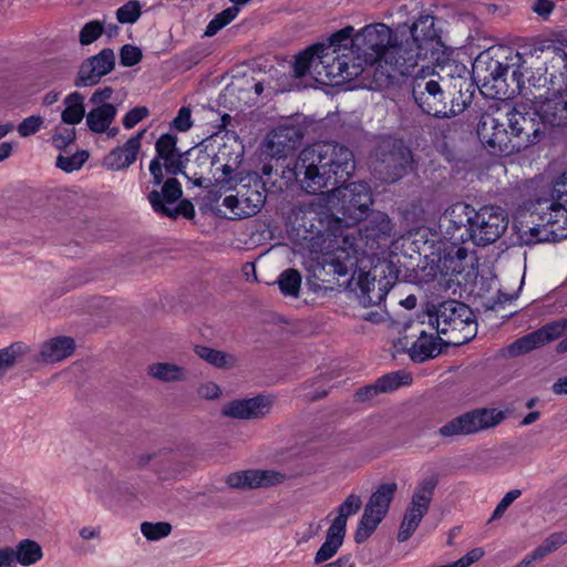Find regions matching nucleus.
<instances>
[{"label": "nucleus", "instance_id": "nucleus-16", "mask_svg": "<svg viewBox=\"0 0 567 567\" xmlns=\"http://www.w3.org/2000/svg\"><path fill=\"white\" fill-rule=\"evenodd\" d=\"M472 206L457 202L450 205L439 218L442 239L453 246L471 241Z\"/></svg>", "mask_w": 567, "mask_h": 567}, {"label": "nucleus", "instance_id": "nucleus-29", "mask_svg": "<svg viewBox=\"0 0 567 567\" xmlns=\"http://www.w3.org/2000/svg\"><path fill=\"white\" fill-rule=\"evenodd\" d=\"M440 336L427 334L424 330H421L419 338L408 349V353L412 361L424 362L431 358H435L440 354L441 349L439 348Z\"/></svg>", "mask_w": 567, "mask_h": 567}, {"label": "nucleus", "instance_id": "nucleus-7", "mask_svg": "<svg viewBox=\"0 0 567 567\" xmlns=\"http://www.w3.org/2000/svg\"><path fill=\"white\" fill-rule=\"evenodd\" d=\"M551 196L554 202L548 207V212L540 216L543 223L520 234L524 244L556 243L567 239V195L559 194L553 188Z\"/></svg>", "mask_w": 567, "mask_h": 567}, {"label": "nucleus", "instance_id": "nucleus-53", "mask_svg": "<svg viewBox=\"0 0 567 567\" xmlns=\"http://www.w3.org/2000/svg\"><path fill=\"white\" fill-rule=\"evenodd\" d=\"M193 125L192 121V111L189 107H182L175 118L172 122V126L179 131V132H186L188 131Z\"/></svg>", "mask_w": 567, "mask_h": 567}, {"label": "nucleus", "instance_id": "nucleus-43", "mask_svg": "<svg viewBox=\"0 0 567 567\" xmlns=\"http://www.w3.org/2000/svg\"><path fill=\"white\" fill-rule=\"evenodd\" d=\"M25 347L21 342L11 343L9 347L0 350V372L12 368L18 359L24 353Z\"/></svg>", "mask_w": 567, "mask_h": 567}, {"label": "nucleus", "instance_id": "nucleus-4", "mask_svg": "<svg viewBox=\"0 0 567 567\" xmlns=\"http://www.w3.org/2000/svg\"><path fill=\"white\" fill-rule=\"evenodd\" d=\"M429 323L436 330L440 340L446 346L460 347L471 341L477 333L473 310L456 300H446L427 310Z\"/></svg>", "mask_w": 567, "mask_h": 567}, {"label": "nucleus", "instance_id": "nucleus-37", "mask_svg": "<svg viewBox=\"0 0 567 567\" xmlns=\"http://www.w3.org/2000/svg\"><path fill=\"white\" fill-rule=\"evenodd\" d=\"M43 556L41 546L34 540L24 539L13 549V564L17 561L22 566H31Z\"/></svg>", "mask_w": 567, "mask_h": 567}, {"label": "nucleus", "instance_id": "nucleus-18", "mask_svg": "<svg viewBox=\"0 0 567 567\" xmlns=\"http://www.w3.org/2000/svg\"><path fill=\"white\" fill-rule=\"evenodd\" d=\"M567 331V318L554 321L514 341L508 351L512 355H520L544 347L560 338ZM558 352L567 351V337L557 344Z\"/></svg>", "mask_w": 567, "mask_h": 567}, {"label": "nucleus", "instance_id": "nucleus-17", "mask_svg": "<svg viewBox=\"0 0 567 567\" xmlns=\"http://www.w3.org/2000/svg\"><path fill=\"white\" fill-rule=\"evenodd\" d=\"M472 71L473 78L484 95L489 97L499 95L508 71L507 65L492 58L488 52H482L474 60Z\"/></svg>", "mask_w": 567, "mask_h": 567}, {"label": "nucleus", "instance_id": "nucleus-39", "mask_svg": "<svg viewBox=\"0 0 567 567\" xmlns=\"http://www.w3.org/2000/svg\"><path fill=\"white\" fill-rule=\"evenodd\" d=\"M361 506V497L358 494L351 493L338 507V515L331 525L346 532L348 517L357 514Z\"/></svg>", "mask_w": 567, "mask_h": 567}, {"label": "nucleus", "instance_id": "nucleus-63", "mask_svg": "<svg viewBox=\"0 0 567 567\" xmlns=\"http://www.w3.org/2000/svg\"><path fill=\"white\" fill-rule=\"evenodd\" d=\"M554 3L550 0H535L533 10L540 17H547L551 13Z\"/></svg>", "mask_w": 567, "mask_h": 567}, {"label": "nucleus", "instance_id": "nucleus-34", "mask_svg": "<svg viewBox=\"0 0 567 567\" xmlns=\"http://www.w3.org/2000/svg\"><path fill=\"white\" fill-rule=\"evenodd\" d=\"M344 536V530L330 525L323 544L315 555L313 563L321 564L332 558L342 546Z\"/></svg>", "mask_w": 567, "mask_h": 567}, {"label": "nucleus", "instance_id": "nucleus-26", "mask_svg": "<svg viewBox=\"0 0 567 567\" xmlns=\"http://www.w3.org/2000/svg\"><path fill=\"white\" fill-rule=\"evenodd\" d=\"M357 285L360 289V300L364 307L380 305L389 292L388 281L380 280L375 288V277L370 272L359 271Z\"/></svg>", "mask_w": 567, "mask_h": 567}, {"label": "nucleus", "instance_id": "nucleus-55", "mask_svg": "<svg viewBox=\"0 0 567 567\" xmlns=\"http://www.w3.org/2000/svg\"><path fill=\"white\" fill-rule=\"evenodd\" d=\"M484 555L482 548H473L466 555L457 559L456 561L450 564L451 567H468L470 565L478 561Z\"/></svg>", "mask_w": 567, "mask_h": 567}, {"label": "nucleus", "instance_id": "nucleus-1", "mask_svg": "<svg viewBox=\"0 0 567 567\" xmlns=\"http://www.w3.org/2000/svg\"><path fill=\"white\" fill-rule=\"evenodd\" d=\"M355 168L352 152L344 145L333 142H318L305 147L293 165V175L309 194L327 188L330 192L329 204L341 216L318 214L324 220L327 234L334 219L342 220V228L364 219L372 205V195L368 184L362 182L346 184Z\"/></svg>", "mask_w": 567, "mask_h": 567}, {"label": "nucleus", "instance_id": "nucleus-14", "mask_svg": "<svg viewBox=\"0 0 567 567\" xmlns=\"http://www.w3.org/2000/svg\"><path fill=\"white\" fill-rule=\"evenodd\" d=\"M412 163L411 151L396 140H385L377 151L374 172L386 183L400 179Z\"/></svg>", "mask_w": 567, "mask_h": 567}, {"label": "nucleus", "instance_id": "nucleus-58", "mask_svg": "<svg viewBox=\"0 0 567 567\" xmlns=\"http://www.w3.org/2000/svg\"><path fill=\"white\" fill-rule=\"evenodd\" d=\"M456 247V250L452 254V252H449L445 257H444V264H453V262H457V264H464L468 257V250L465 248V247H462L460 245L455 246Z\"/></svg>", "mask_w": 567, "mask_h": 567}, {"label": "nucleus", "instance_id": "nucleus-33", "mask_svg": "<svg viewBox=\"0 0 567 567\" xmlns=\"http://www.w3.org/2000/svg\"><path fill=\"white\" fill-rule=\"evenodd\" d=\"M147 374L161 382H182L187 379V372L185 368L169 363V362H156L147 367Z\"/></svg>", "mask_w": 567, "mask_h": 567}, {"label": "nucleus", "instance_id": "nucleus-64", "mask_svg": "<svg viewBox=\"0 0 567 567\" xmlns=\"http://www.w3.org/2000/svg\"><path fill=\"white\" fill-rule=\"evenodd\" d=\"M378 393H381V392L377 388V383H374L371 385L360 388L357 391L355 395L359 401H368V400H371L372 398H374Z\"/></svg>", "mask_w": 567, "mask_h": 567}, {"label": "nucleus", "instance_id": "nucleus-27", "mask_svg": "<svg viewBox=\"0 0 567 567\" xmlns=\"http://www.w3.org/2000/svg\"><path fill=\"white\" fill-rule=\"evenodd\" d=\"M176 143L177 138L171 134H163L156 141V157L153 158L150 164V173L156 186L162 184L164 177L161 159L164 161L176 155Z\"/></svg>", "mask_w": 567, "mask_h": 567}, {"label": "nucleus", "instance_id": "nucleus-21", "mask_svg": "<svg viewBox=\"0 0 567 567\" xmlns=\"http://www.w3.org/2000/svg\"><path fill=\"white\" fill-rule=\"evenodd\" d=\"M115 66V54L110 48L101 50L97 54L86 59L80 66L75 79V86H93L112 72Z\"/></svg>", "mask_w": 567, "mask_h": 567}, {"label": "nucleus", "instance_id": "nucleus-3", "mask_svg": "<svg viewBox=\"0 0 567 567\" xmlns=\"http://www.w3.org/2000/svg\"><path fill=\"white\" fill-rule=\"evenodd\" d=\"M527 117L517 107L497 109L481 115L476 133L480 142L492 155L509 156L540 141L543 132H525Z\"/></svg>", "mask_w": 567, "mask_h": 567}, {"label": "nucleus", "instance_id": "nucleus-8", "mask_svg": "<svg viewBox=\"0 0 567 567\" xmlns=\"http://www.w3.org/2000/svg\"><path fill=\"white\" fill-rule=\"evenodd\" d=\"M412 95L425 114L435 117H451L465 109L464 102L454 104L452 101L449 105L445 92L434 79L416 76L412 83Z\"/></svg>", "mask_w": 567, "mask_h": 567}, {"label": "nucleus", "instance_id": "nucleus-42", "mask_svg": "<svg viewBox=\"0 0 567 567\" xmlns=\"http://www.w3.org/2000/svg\"><path fill=\"white\" fill-rule=\"evenodd\" d=\"M164 166L168 174L175 176L178 174H183L187 179L192 181L195 186H203V176L196 172L192 175L184 171V163L181 155L176 154L167 159H164Z\"/></svg>", "mask_w": 567, "mask_h": 567}, {"label": "nucleus", "instance_id": "nucleus-25", "mask_svg": "<svg viewBox=\"0 0 567 567\" xmlns=\"http://www.w3.org/2000/svg\"><path fill=\"white\" fill-rule=\"evenodd\" d=\"M146 130L138 131L131 136L123 145L111 150L103 159V165L111 171H123L128 168L137 158L142 147V140Z\"/></svg>", "mask_w": 567, "mask_h": 567}, {"label": "nucleus", "instance_id": "nucleus-9", "mask_svg": "<svg viewBox=\"0 0 567 567\" xmlns=\"http://www.w3.org/2000/svg\"><path fill=\"white\" fill-rule=\"evenodd\" d=\"M236 195L226 196L223 205L230 210L234 218H247L256 215L265 205V183L257 174L238 178Z\"/></svg>", "mask_w": 567, "mask_h": 567}, {"label": "nucleus", "instance_id": "nucleus-31", "mask_svg": "<svg viewBox=\"0 0 567 567\" xmlns=\"http://www.w3.org/2000/svg\"><path fill=\"white\" fill-rule=\"evenodd\" d=\"M148 202L153 210L162 216L176 218L177 216L182 215L189 219L195 215L194 205L189 200H182L178 205L171 208L169 206L164 205L161 199L159 192L155 189L148 194Z\"/></svg>", "mask_w": 567, "mask_h": 567}, {"label": "nucleus", "instance_id": "nucleus-10", "mask_svg": "<svg viewBox=\"0 0 567 567\" xmlns=\"http://www.w3.org/2000/svg\"><path fill=\"white\" fill-rule=\"evenodd\" d=\"M396 489V483H384L371 494L354 533L358 544L365 542L386 516Z\"/></svg>", "mask_w": 567, "mask_h": 567}, {"label": "nucleus", "instance_id": "nucleus-19", "mask_svg": "<svg viewBox=\"0 0 567 567\" xmlns=\"http://www.w3.org/2000/svg\"><path fill=\"white\" fill-rule=\"evenodd\" d=\"M409 39L412 44H417L421 50L430 53V62H441L444 44L435 28V18L433 16L421 13L410 27Z\"/></svg>", "mask_w": 567, "mask_h": 567}, {"label": "nucleus", "instance_id": "nucleus-56", "mask_svg": "<svg viewBox=\"0 0 567 567\" xmlns=\"http://www.w3.org/2000/svg\"><path fill=\"white\" fill-rule=\"evenodd\" d=\"M197 394L202 399L214 400L220 396L221 390L215 382H206L197 389Z\"/></svg>", "mask_w": 567, "mask_h": 567}, {"label": "nucleus", "instance_id": "nucleus-13", "mask_svg": "<svg viewBox=\"0 0 567 567\" xmlns=\"http://www.w3.org/2000/svg\"><path fill=\"white\" fill-rule=\"evenodd\" d=\"M425 60L430 61V53L421 50L417 44H412L409 38L398 43L393 35L381 74L388 80H392L396 75L408 76L413 73L421 61Z\"/></svg>", "mask_w": 567, "mask_h": 567}, {"label": "nucleus", "instance_id": "nucleus-57", "mask_svg": "<svg viewBox=\"0 0 567 567\" xmlns=\"http://www.w3.org/2000/svg\"><path fill=\"white\" fill-rule=\"evenodd\" d=\"M113 94V89L110 86H104L102 89L96 90L90 97V102L95 104L96 106L109 104L107 101L111 100Z\"/></svg>", "mask_w": 567, "mask_h": 567}, {"label": "nucleus", "instance_id": "nucleus-40", "mask_svg": "<svg viewBox=\"0 0 567 567\" xmlns=\"http://www.w3.org/2000/svg\"><path fill=\"white\" fill-rule=\"evenodd\" d=\"M278 286L282 295L298 297L301 286V275L296 269H287L280 274Z\"/></svg>", "mask_w": 567, "mask_h": 567}, {"label": "nucleus", "instance_id": "nucleus-49", "mask_svg": "<svg viewBox=\"0 0 567 567\" xmlns=\"http://www.w3.org/2000/svg\"><path fill=\"white\" fill-rule=\"evenodd\" d=\"M75 140V128L74 127H56L53 136L52 144L58 150H63L71 145Z\"/></svg>", "mask_w": 567, "mask_h": 567}, {"label": "nucleus", "instance_id": "nucleus-28", "mask_svg": "<svg viewBox=\"0 0 567 567\" xmlns=\"http://www.w3.org/2000/svg\"><path fill=\"white\" fill-rule=\"evenodd\" d=\"M322 45H311L305 51L300 52L295 60L292 71L296 78H303L306 74L313 70L318 75H324L320 62V55L322 53Z\"/></svg>", "mask_w": 567, "mask_h": 567}, {"label": "nucleus", "instance_id": "nucleus-48", "mask_svg": "<svg viewBox=\"0 0 567 567\" xmlns=\"http://www.w3.org/2000/svg\"><path fill=\"white\" fill-rule=\"evenodd\" d=\"M161 199L164 205L169 206L175 204L183 195L181 183L172 177L168 178L162 186Z\"/></svg>", "mask_w": 567, "mask_h": 567}, {"label": "nucleus", "instance_id": "nucleus-38", "mask_svg": "<svg viewBox=\"0 0 567 567\" xmlns=\"http://www.w3.org/2000/svg\"><path fill=\"white\" fill-rule=\"evenodd\" d=\"M195 353L204 361L219 369H228L236 364L234 355L205 346H196Z\"/></svg>", "mask_w": 567, "mask_h": 567}, {"label": "nucleus", "instance_id": "nucleus-51", "mask_svg": "<svg viewBox=\"0 0 567 567\" xmlns=\"http://www.w3.org/2000/svg\"><path fill=\"white\" fill-rule=\"evenodd\" d=\"M43 124V120L41 116L31 115L27 118H24L19 125H18V133L22 137H27L30 135L35 134L40 131L41 126Z\"/></svg>", "mask_w": 567, "mask_h": 567}, {"label": "nucleus", "instance_id": "nucleus-24", "mask_svg": "<svg viewBox=\"0 0 567 567\" xmlns=\"http://www.w3.org/2000/svg\"><path fill=\"white\" fill-rule=\"evenodd\" d=\"M285 474L274 470H247L231 473L226 483L233 488L270 487L282 483Z\"/></svg>", "mask_w": 567, "mask_h": 567}, {"label": "nucleus", "instance_id": "nucleus-23", "mask_svg": "<svg viewBox=\"0 0 567 567\" xmlns=\"http://www.w3.org/2000/svg\"><path fill=\"white\" fill-rule=\"evenodd\" d=\"M272 405L274 399L271 396L257 395L249 399H239L225 404L223 415L240 420L261 419L270 413Z\"/></svg>", "mask_w": 567, "mask_h": 567}, {"label": "nucleus", "instance_id": "nucleus-54", "mask_svg": "<svg viewBox=\"0 0 567 567\" xmlns=\"http://www.w3.org/2000/svg\"><path fill=\"white\" fill-rule=\"evenodd\" d=\"M522 492L520 489H512L507 492L504 497L501 499V502L495 507L492 519H498L503 516L505 511L511 506V504L520 496Z\"/></svg>", "mask_w": 567, "mask_h": 567}, {"label": "nucleus", "instance_id": "nucleus-61", "mask_svg": "<svg viewBox=\"0 0 567 567\" xmlns=\"http://www.w3.org/2000/svg\"><path fill=\"white\" fill-rule=\"evenodd\" d=\"M226 25V21H224L220 14L218 13L209 21L204 34L205 37H214L215 34H217L218 31H220Z\"/></svg>", "mask_w": 567, "mask_h": 567}, {"label": "nucleus", "instance_id": "nucleus-2", "mask_svg": "<svg viewBox=\"0 0 567 567\" xmlns=\"http://www.w3.org/2000/svg\"><path fill=\"white\" fill-rule=\"evenodd\" d=\"M298 236L311 255H322V268L338 277H344L353 271L359 261L360 251L375 250L386 243L392 235V223L384 213H373L363 228L350 225L342 228V220L334 219L326 234L324 220L318 217L313 207L300 212Z\"/></svg>", "mask_w": 567, "mask_h": 567}, {"label": "nucleus", "instance_id": "nucleus-5", "mask_svg": "<svg viewBox=\"0 0 567 567\" xmlns=\"http://www.w3.org/2000/svg\"><path fill=\"white\" fill-rule=\"evenodd\" d=\"M354 28L347 25L332 33L322 45L320 62L324 76L330 82L351 81L363 73L359 63H353Z\"/></svg>", "mask_w": 567, "mask_h": 567}, {"label": "nucleus", "instance_id": "nucleus-41", "mask_svg": "<svg viewBox=\"0 0 567 567\" xmlns=\"http://www.w3.org/2000/svg\"><path fill=\"white\" fill-rule=\"evenodd\" d=\"M412 378L404 371L392 372L385 374L377 380V388L381 393L391 392L400 388L401 385L410 384Z\"/></svg>", "mask_w": 567, "mask_h": 567}, {"label": "nucleus", "instance_id": "nucleus-20", "mask_svg": "<svg viewBox=\"0 0 567 567\" xmlns=\"http://www.w3.org/2000/svg\"><path fill=\"white\" fill-rule=\"evenodd\" d=\"M534 114L545 128H567V87L545 97L539 96L534 102Z\"/></svg>", "mask_w": 567, "mask_h": 567}, {"label": "nucleus", "instance_id": "nucleus-6", "mask_svg": "<svg viewBox=\"0 0 567 567\" xmlns=\"http://www.w3.org/2000/svg\"><path fill=\"white\" fill-rule=\"evenodd\" d=\"M392 37V29L382 22L361 28L354 35L353 63H359L363 70L374 64H378V69H383Z\"/></svg>", "mask_w": 567, "mask_h": 567}, {"label": "nucleus", "instance_id": "nucleus-62", "mask_svg": "<svg viewBox=\"0 0 567 567\" xmlns=\"http://www.w3.org/2000/svg\"><path fill=\"white\" fill-rule=\"evenodd\" d=\"M226 25V21H224L220 14L218 13L209 21L204 34L205 37H214L215 34H217L218 31H220Z\"/></svg>", "mask_w": 567, "mask_h": 567}, {"label": "nucleus", "instance_id": "nucleus-59", "mask_svg": "<svg viewBox=\"0 0 567 567\" xmlns=\"http://www.w3.org/2000/svg\"><path fill=\"white\" fill-rule=\"evenodd\" d=\"M226 25V21H224L220 14L218 13L209 21L204 34L205 37H214L215 34H217L218 31H220Z\"/></svg>", "mask_w": 567, "mask_h": 567}, {"label": "nucleus", "instance_id": "nucleus-22", "mask_svg": "<svg viewBox=\"0 0 567 567\" xmlns=\"http://www.w3.org/2000/svg\"><path fill=\"white\" fill-rule=\"evenodd\" d=\"M243 156L244 148L238 143H236V147L231 150L224 145L216 154V161L224 162L221 167L217 168L214 175L220 190L227 192L237 186L238 178H240L238 169L243 162Z\"/></svg>", "mask_w": 567, "mask_h": 567}, {"label": "nucleus", "instance_id": "nucleus-35", "mask_svg": "<svg viewBox=\"0 0 567 567\" xmlns=\"http://www.w3.org/2000/svg\"><path fill=\"white\" fill-rule=\"evenodd\" d=\"M64 104L62 122L69 125L81 123L85 116L84 96L79 92H72L64 99Z\"/></svg>", "mask_w": 567, "mask_h": 567}, {"label": "nucleus", "instance_id": "nucleus-44", "mask_svg": "<svg viewBox=\"0 0 567 567\" xmlns=\"http://www.w3.org/2000/svg\"><path fill=\"white\" fill-rule=\"evenodd\" d=\"M142 14V6L138 0H130L116 10V19L122 24L135 23Z\"/></svg>", "mask_w": 567, "mask_h": 567}, {"label": "nucleus", "instance_id": "nucleus-11", "mask_svg": "<svg viewBox=\"0 0 567 567\" xmlns=\"http://www.w3.org/2000/svg\"><path fill=\"white\" fill-rule=\"evenodd\" d=\"M504 417V412L496 409H475L445 423L439 434L444 439L475 434L498 425Z\"/></svg>", "mask_w": 567, "mask_h": 567}, {"label": "nucleus", "instance_id": "nucleus-46", "mask_svg": "<svg viewBox=\"0 0 567 567\" xmlns=\"http://www.w3.org/2000/svg\"><path fill=\"white\" fill-rule=\"evenodd\" d=\"M172 532V526L165 522L148 523L145 522L141 525V533L148 540H158L168 536Z\"/></svg>", "mask_w": 567, "mask_h": 567}, {"label": "nucleus", "instance_id": "nucleus-47", "mask_svg": "<svg viewBox=\"0 0 567 567\" xmlns=\"http://www.w3.org/2000/svg\"><path fill=\"white\" fill-rule=\"evenodd\" d=\"M104 32V25L99 20L85 23L79 33V41L82 45H89L96 41Z\"/></svg>", "mask_w": 567, "mask_h": 567}, {"label": "nucleus", "instance_id": "nucleus-36", "mask_svg": "<svg viewBox=\"0 0 567 567\" xmlns=\"http://www.w3.org/2000/svg\"><path fill=\"white\" fill-rule=\"evenodd\" d=\"M567 543V533L558 532L549 535L543 543L539 545L533 553L528 559H524L518 567H529L530 564L536 560L545 557L546 555L557 550L559 547Z\"/></svg>", "mask_w": 567, "mask_h": 567}, {"label": "nucleus", "instance_id": "nucleus-60", "mask_svg": "<svg viewBox=\"0 0 567 567\" xmlns=\"http://www.w3.org/2000/svg\"><path fill=\"white\" fill-rule=\"evenodd\" d=\"M226 25V21H224L220 14L218 13L209 21L204 34L205 37H214L215 34H217L218 31H220Z\"/></svg>", "mask_w": 567, "mask_h": 567}, {"label": "nucleus", "instance_id": "nucleus-30", "mask_svg": "<svg viewBox=\"0 0 567 567\" xmlns=\"http://www.w3.org/2000/svg\"><path fill=\"white\" fill-rule=\"evenodd\" d=\"M75 348V342L70 337H56L44 342L40 350L41 359L44 362H59L70 357Z\"/></svg>", "mask_w": 567, "mask_h": 567}, {"label": "nucleus", "instance_id": "nucleus-50", "mask_svg": "<svg viewBox=\"0 0 567 567\" xmlns=\"http://www.w3.org/2000/svg\"><path fill=\"white\" fill-rule=\"evenodd\" d=\"M142 60V51L134 45L125 44L120 51V62L123 66H133Z\"/></svg>", "mask_w": 567, "mask_h": 567}, {"label": "nucleus", "instance_id": "nucleus-52", "mask_svg": "<svg viewBox=\"0 0 567 567\" xmlns=\"http://www.w3.org/2000/svg\"><path fill=\"white\" fill-rule=\"evenodd\" d=\"M150 115L146 106H136L128 111L123 117V126L127 130L133 128L136 124L142 122Z\"/></svg>", "mask_w": 567, "mask_h": 567}, {"label": "nucleus", "instance_id": "nucleus-45", "mask_svg": "<svg viewBox=\"0 0 567 567\" xmlns=\"http://www.w3.org/2000/svg\"><path fill=\"white\" fill-rule=\"evenodd\" d=\"M87 158L89 154L85 151L76 152L71 156L59 155L56 157V166L66 173H71L80 169Z\"/></svg>", "mask_w": 567, "mask_h": 567}, {"label": "nucleus", "instance_id": "nucleus-32", "mask_svg": "<svg viewBox=\"0 0 567 567\" xmlns=\"http://www.w3.org/2000/svg\"><path fill=\"white\" fill-rule=\"evenodd\" d=\"M116 114L117 109L113 104L96 106L86 114V125L94 133H104L109 130Z\"/></svg>", "mask_w": 567, "mask_h": 567}, {"label": "nucleus", "instance_id": "nucleus-12", "mask_svg": "<svg viewBox=\"0 0 567 567\" xmlns=\"http://www.w3.org/2000/svg\"><path fill=\"white\" fill-rule=\"evenodd\" d=\"M506 212L497 206L486 205L476 210L472 206L471 241L475 246L495 243L507 229Z\"/></svg>", "mask_w": 567, "mask_h": 567}, {"label": "nucleus", "instance_id": "nucleus-15", "mask_svg": "<svg viewBox=\"0 0 567 567\" xmlns=\"http://www.w3.org/2000/svg\"><path fill=\"white\" fill-rule=\"evenodd\" d=\"M437 482V477L431 475L416 485L398 533L400 543L406 542L413 535L427 514Z\"/></svg>", "mask_w": 567, "mask_h": 567}]
</instances>
